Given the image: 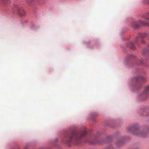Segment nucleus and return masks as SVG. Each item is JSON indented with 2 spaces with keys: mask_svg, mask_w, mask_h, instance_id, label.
Here are the masks:
<instances>
[{
  "mask_svg": "<svg viewBox=\"0 0 149 149\" xmlns=\"http://www.w3.org/2000/svg\"><path fill=\"white\" fill-rule=\"evenodd\" d=\"M86 133L87 131L85 130L79 132H73L67 136L66 142L69 143L74 141L77 144L79 143L81 138L85 136Z\"/></svg>",
  "mask_w": 149,
  "mask_h": 149,
  "instance_id": "1",
  "label": "nucleus"
},
{
  "mask_svg": "<svg viewBox=\"0 0 149 149\" xmlns=\"http://www.w3.org/2000/svg\"><path fill=\"white\" fill-rule=\"evenodd\" d=\"M132 26L135 28L144 26H149V22L144 20L134 21L132 23Z\"/></svg>",
  "mask_w": 149,
  "mask_h": 149,
  "instance_id": "2",
  "label": "nucleus"
},
{
  "mask_svg": "<svg viewBox=\"0 0 149 149\" xmlns=\"http://www.w3.org/2000/svg\"><path fill=\"white\" fill-rule=\"evenodd\" d=\"M15 8L16 10L17 11L19 15L21 16H24L26 14V12L22 8H20L17 6H15Z\"/></svg>",
  "mask_w": 149,
  "mask_h": 149,
  "instance_id": "3",
  "label": "nucleus"
},
{
  "mask_svg": "<svg viewBox=\"0 0 149 149\" xmlns=\"http://www.w3.org/2000/svg\"><path fill=\"white\" fill-rule=\"evenodd\" d=\"M147 35L146 33L140 34H139V37H138L136 38L135 42L138 43V42L139 41V39L140 38L139 37L141 38H143L146 36Z\"/></svg>",
  "mask_w": 149,
  "mask_h": 149,
  "instance_id": "4",
  "label": "nucleus"
},
{
  "mask_svg": "<svg viewBox=\"0 0 149 149\" xmlns=\"http://www.w3.org/2000/svg\"><path fill=\"white\" fill-rule=\"evenodd\" d=\"M135 132L136 133H134V134L137 136H143L145 135L144 133L143 132L141 131H138V130H135Z\"/></svg>",
  "mask_w": 149,
  "mask_h": 149,
  "instance_id": "5",
  "label": "nucleus"
},
{
  "mask_svg": "<svg viewBox=\"0 0 149 149\" xmlns=\"http://www.w3.org/2000/svg\"><path fill=\"white\" fill-rule=\"evenodd\" d=\"M149 51L148 49H145L141 52V54L143 56L147 55L148 54Z\"/></svg>",
  "mask_w": 149,
  "mask_h": 149,
  "instance_id": "6",
  "label": "nucleus"
},
{
  "mask_svg": "<svg viewBox=\"0 0 149 149\" xmlns=\"http://www.w3.org/2000/svg\"><path fill=\"white\" fill-rule=\"evenodd\" d=\"M142 17L147 20H149V13H147L143 15Z\"/></svg>",
  "mask_w": 149,
  "mask_h": 149,
  "instance_id": "7",
  "label": "nucleus"
},
{
  "mask_svg": "<svg viewBox=\"0 0 149 149\" xmlns=\"http://www.w3.org/2000/svg\"><path fill=\"white\" fill-rule=\"evenodd\" d=\"M128 47L132 49H135V47L133 45V42H131L129 45H128Z\"/></svg>",
  "mask_w": 149,
  "mask_h": 149,
  "instance_id": "8",
  "label": "nucleus"
},
{
  "mask_svg": "<svg viewBox=\"0 0 149 149\" xmlns=\"http://www.w3.org/2000/svg\"><path fill=\"white\" fill-rule=\"evenodd\" d=\"M149 91V86H147L145 88V93H147Z\"/></svg>",
  "mask_w": 149,
  "mask_h": 149,
  "instance_id": "9",
  "label": "nucleus"
},
{
  "mask_svg": "<svg viewBox=\"0 0 149 149\" xmlns=\"http://www.w3.org/2000/svg\"><path fill=\"white\" fill-rule=\"evenodd\" d=\"M132 127H127V130L128 131H132Z\"/></svg>",
  "mask_w": 149,
  "mask_h": 149,
  "instance_id": "10",
  "label": "nucleus"
},
{
  "mask_svg": "<svg viewBox=\"0 0 149 149\" xmlns=\"http://www.w3.org/2000/svg\"><path fill=\"white\" fill-rule=\"evenodd\" d=\"M27 2L28 3H31L32 2V0H26Z\"/></svg>",
  "mask_w": 149,
  "mask_h": 149,
  "instance_id": "11",
  "label": "nucleus"
},
{
  "mask_svg": "<svg viewBox=\"0 0 149 149\" xmlns=\"http://www.w3.org/2000/svg\"><path fill=\"white\" fill-rule=\"evenodd\" d=\"M133 56L132 55H130V58H131L133 57Z\"/></svg>",
  "mask_w": 149,
  "mask_h": 149,
  "instance_id": "12",
  "label": "nucleus"
},
{
  "mask_svg": "<svg viewBox=\"0 0 149 149\" xmlns=\"http://www.w3.org/2000/svg\"><path fill=\"white\" fill-rule=\"evenodd\" d=\"M143 61H141V62L140 63V64H141L142 63Z\"/></svg>",
  "mask_w": 149,
  "mask_h": 149,
  "instance_id": "13",
  "label": "nucleus"
},
{
  "mask_svg": "<svg viewBox=\"0 0 149 149\" xmlns=\"http://www.w3.org/2000/svg\"><path fill=\"white\" fill-rule=\"evenodd\" d=\"M148 47H149V44L148 45Z\"/></svg>",
  "mask_w": 149,
  "mask_h": 149,
  "instance_id": "14",
  "label": "nucleus"
}]
</instances>
